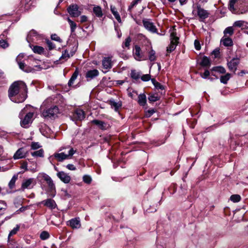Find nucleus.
Wrapping results in <instances>:
<instances>
[{"instance_id": "obj_27", "label": "nucleus", "mask_w": 248, "mask_h": 248, "mask_svg": "<svg viewBox=\"0 0 248 248\" xmlns=\"http://www.w3.org/2000/svg\"><path fill=\"white\" fill-rule=\"evenodd\" d=\"M138 103L142 106H144L146 104V97L144 94H140L138 96Z\"/></svg>"}, {"instance_id": "obj_16", "label": "nucleus", "mask_w": 248, "mask_h": 248, "mask_svg": "<svg viewBox=\"0 0 248 248\" xmlns=\"http://www.w3.org/2000/svg\"><path fill=\"white\" fill-rule=\"evenodd\" d=\"M98 75L99 71L97 69L90 70L87 72L86 74V78L87 81H90L97 77Z\"/></svg>"}, {"instance_id": "obj_43", "label": "nucleus", "mask_w": 248, "mask_h": 248, "mask_svg": "<svg viewBox=\"0 0 248 248\" xmlns=\"http://www.w3.org/2000/svg\"><path fill=\"white\" fill-rule=\"evenodd\" d=\"M233 33V30L232 27H229L227 28L224 31V36H226L227 34L229 35H232Z\"/></svg>"}, {"instance_id": "obj_35", "label": "nucleus", "mask_w": 248, "mask_h": 248, "mask_svg": "<svg viewBox=\"0 0 248 248\" xmlns=\"http://www.w3.org/2000/svg\"><path fill=\"white\" fill-rule=\"evenodd\" d=\"M231 78V74L227 73L225 75L221 76L220 78V82L223 84H227L228 81Z\"/></svg>"}, {"instance_id": "obj_44", "label": "nucleus", "mask_w": 248, "mask_h": 248, "mask_svg": "<svg viewBox=\"0 0 248 248\" xmlns=\"http://www.w3.org/2000/svg\"><path fill=\"white\" fill-rule=\"evenodd\" d=\"M92 178L90 175H85L83 177V181L86 184H89L92 182Z\"/></svg>"}, {"instance_id": "obj_15", "label": "nucleus", "mask_w": 248, "mask_h": 248, "mask_svg": "<svg viewBox=\"0 0 248 248\" xmlns=\"http://www.w3.org/2000/svg\"><path fill=\"white\" fill-rule=\"evenodd\" d=\"M197 14L202 20L205 19L208 17L209 14L207 11L202 8L200 6H197Z\"/></svg>"}, {"instance_id": "obj_39", "label": "nucleus", "mask_w": 248, "mask_h": 248, "mask_svg": "<svg viewBox=\"0 0 248 248\" xmlns=\"http://www.w3.org/2000/svg\"><path fill=\"white\" fill-rule=\"evenodd\" d=\"M20 228V226L19 225H16V227L14 228L9 233L8 235V240H10V238L11 236L16 234L17 232L19 231Z\"/></svg>"}, {"instance_id": "obj_48", "label": "nucleus", "mask_w": 248, "mask_h": 248, "mask_svg": "<svg viewBox=\"0 0 248 248\" xmlns=\"http://www.w3.org/2000/svg\"><path fill=\"white\" fill-rule=\"evenodd\" d=\"M131 41V39L130 37H128L125 40L124 42V45L123 46V47L124 46L126 47H128L130 46V42Z\"/></svg>"}, {"instance_id": "obj_42", "label": "nucleus", "mask_w": 248, "mask_h": 248, "mask_svg": "<svg viewBox=\"0 0 248 248\" xmlns=\"http://www.w3.org/2000/svg\"><path fill=\"white\" fill-rule=\"evenodd\" d=\"M212 70L218 72H219L220 73H222V74L225 73L226 72L225 69L224 67H221V66L214 67L213 68Z\"/></svg>"}, {"instance_id": "obj_11", "label": "nucleus", "mask_w": 248, "mask_h": 248, "mask_svg": "<svg viewBox=\"0 0 248 248\" xmlns=\"http://www.w3.org/2000/svg\"><path fill=\"white\" fill-rule=\"evenodd\" d=\"M142 22L145 28L149 31L152 33H156L157 32V29L153 23L145 19L143 20Z\"/></svg>"}, {"instance_id": "obj_58", "label": "nucleus", "mask_w": 248, "mask_h": 248, "mask_svg": "<svg viewBox=\"0 0 248 248\" xmlns=\"http://www.w3.org/2000/svg\"><path fill=\"white\" fill-rule=\"evenodd\" d=\"M66 168L69 170H76V168L73 165V164H68L67 166H66Z\"/></svg>"}, {"instance_id": "obj_13", "label": "nucleus", "mask_w": 248, "mask_h": 248, "mask_svg": "<svg viewBox=\"0 0 248 248\" xmlns=\"http://www.w3.org/2000/svg\"><path fill=\"white\" fill-rule=\"evenodd\" d=\"M84 111L80 109H78L73 113L72 118L75 120L81 121L85 118Z\"/></svg>"}, {"instance_id": "obj_34", "label": "nucleus", "mask_w": 248, "mask_h": 248, "mask_svg": "<svg viewBox=\"0 0 248 248\" xmlns=\"http://www.w3.org/2000/svg\"><path fill=\"white\" fill-rule=\"evenodd\" d=\"M78 72L77 70H76L74 73L73 74L71 78L68 81V84L69 86H71L73 83L74 81L77 79L78 76Z\"/></svg>"}, {"instance_id": "obj_45", "label": "nucleus", "mask_w": 248, "mask_h": 248, "mask_svg": "<svg viewBox=\"0 0 248 248\" xmlns=\"http://www.w3.org/2000/svg\"><path fill=\"white\" fill-rule=\"evenodd\" d=\"M49 236V233L46 231H43L40 234V238L42 240H46L47 239Z\"/></svg>"}, {"instance_id": "obj_8", "label": "nucleus", "mask_w": 248, "mask_h": 248, "mask_svg": "<svg viewBox=\"0 0 248 248\" xmlns=\"http://www.w3.org/2000/svg\"><path fill=\"white\" fill-rule=\"evenodd\" d=\"M43 178L46 182L51 194L54 196L55 194L54 193L55 191V186L53 180L49 176L46 174L43 175Z\"/></svg>"}, {"instance_id": "obj_63", "label": "nucleus", "mask_w": 248, "mask_h": 248, "mask_svg": "<svg viewBox=\"0 0 248 248\" xmlns=\"http://www.w3.org/2000/svg\"><path fill=\"white\" fill-rule=\"evenodd\" d=\"M137 4L136 3H135V1H133L131 4H130V5L128 7V10L129 11H131V10H132V9Z\"/></svg>"}, {"instance_id": "obj_40", "label": "nucleus", "mask_w": 248, "mask_h": 248, "mask_svg": "<svg viewBox=\"0 0 248 248\" xmlns=\"http://www.w3.org/2000/svg\"><path fill=\"white\" fill-rule=\"evenodd\" d=\"M230 200L233 202H237L240 201L241 197L238 194L232 195L231 196Z\"/></svg>"}, {"instance_id": "obj_38", "label": "nucleus", "mask_w": 248, "mask_h": 248, "mask_svg": "<svg viewBox=\"0 0 248 248\" xmlns=\"http://www.w3.org/2000/svg\"><path fill=\"white\" fill-rule=\"evenodd\" d=\"M149 59L151 62H154L156 60L155 52L153 49H151L149 52Z\"/></svg>"}, {"instance_id": "obj_60", "label": "nucleus", "mask_w": 248, "mask_h": 248, "mask_svg": "<svg viewBox=\"0 0 248 248\" xmlns=\"http://www.w3.org/2000/svg\"><path fill=\"white\" fill-rule=\"evenodd\" d=\"M27 165H28L27 163L26 162H24L21 164V168L22 169H24L25 170H28V169H27L28 166Z\"/></svg>"}, {"instance_id": "obj_20", "label": "nucleus", "mask_w": 248, "mask_h": 248, "mask_svg": "<svg viewBox=\"0 0 248 248\" xmlns=\"http://www.w3.org/2000/svg\"><path fill=\"white\" fill-rule=\"evenodd\" d=\"M133 55L136 60L141 61L143 60L142 55L140 53V48L138 46H135L133 49Z\"/></svg>"}, {"instance_id": "obj_4", "label": "nucleus", "mask_w": 248, "mask_h": 248, "mask_svg": "<svg viewBox=\"0 0 248 248\" xmlns=\"http://www.w3.org/2000/svg\"><path fill=\"white\" fill-rule=\"evenodd\" d=\"M76 152V151L74 150L73 148H70V149L67 151V154H66V152L55 153L53 156L58 161L62 162L64 160L71 158Z\"/></svg>"}, {"instance_id": "obj_12", "label": "nucleus", "mask_w": 248, "mask_h": 248, "mask_svg": "<svg viewBox=\"0 0 248 248\" xmlns=\"http://www.w3.org/2000/svg\"><path fill=\"white\" fill-rule=\"evenodd\" d=\"M239 63V59L233 58L230 62H228L227 65L229 70L231 71L235 72L237 69V66Z\"/></svg>"}, {"instance_id": "obj_32", "label": "nucleus", "mask_w": 248, "mask_h": 248, "mask_svg": "<svg viewBox=\"0 0 248 248\" xmlns=\"http://www.w3.org/2000/svg\"><path fill=\"white\" fill-rule=\"evenodd\" d=\"M70 54L68 53L67 50H65L64 52L62 53V56L60 58V61L62 63L66 60H67L70 57Z\"/></svg>"}, {"instance_id": "obj_54", "label": "nucleus", "mask_w": 248, "mask_h": 248, "mask_svg": "<svg viewBox=\"0 0 248 248\" xmlns=\"http://www.w3.org/2000/svg\"><path fill=\"white\" fill-rule=\"evenodd\" d=\"M51 38L52 39V40L57 41H60L61 40L59 36H58V35L56 34H52L51 36Z\"/></svg>"}, {"instance_id": "obj_25", "label": "nucleus", "mask_w": 248, "mask_h": 248, "mask_svg": "<svg viewBox=\"0 0 248 248\" xmlns=\"http://www.w3.org/2000/svg\"><path fill=\"white\" fill-rule=\"evenodd\" d=\"M17 62L20 69L26 72H30L31 71V68L27 66L23 61H19Z\"/></svg>"}, {"instance_id": "obj_7", "label": "nucleus", "mask_w": 248, "mask_h": 248, "mask_svg": "<svg viewBox=\"0 0 248 248\" xmlns=\"http://www.w3.org/2000/svg\"><path fill=\"white\" fill-rule=\"evenodd\" d=\"M67 11L69 15L72 17H77L81 14V11L79 10L78 6L76 4L70 5L67 8Z\"/></svg>"}, {"instance_id": "obj_2", "label": "nucleus", "mask_w": 248, "mask_h": 248, "mask_svg": "<svg viewBox=\"0 0 248 248\" xmlns=\"http://www.w3.org/2000/svg\"><path fill=\"white\" fill-rule=\"evenodd\" d=\"M8 95L13 102L16 103L23 102L27 97V87L22 81L14 82L8 90Z\"/></svg>"}, {"instance_id": "obj_19", "label": "nucleus", "mask_w": 248, "mask_h": 248, "mask_svg": "<svg viewBox=\"0 0 248 248\" xmlns=\"http://www.w3.org/2000/svg\"><path fill=\"white\" fill-rule=\"evenodd\" d=\"M109 104L111 107L114 109L115 111H118L119 109L122 107V103L121 101H115L114 99H110L109 101Z\"/></svg>"}, {"instance_id": "obj_26", "label": "nucleus", "mask_w": 248, "mask_h": 248, "mask_svg": "<svg viewBox=\"0 0 248 248\" xmlns=\"http://www.w3.org/2000/svg\"><path fill=\"white\" fill-rule=\"evenodd\" d=\"M30 47L31 48L32 51L35 53L42 54L44 52V48L42 46H30Z\"/></svg>"}, {"instance_id": "obj_9", "label": "nucleus", "mask_w": 248, "mask_h": 248, "mask_svg": "<svg viewBox=\"0 0 248 248\" xmlns=\"http://www.w3.org/2000/svg\"><path fill=\"white\" fill-rule=\"evenodd\" d=\"M36 182L34 178H29L23 181L21 190L24 191L25 189H31L35 185Z\"/></svg>"}, {"instance_id": "obj_28", "label": "nucleus", "mask_w": 248, "mask_h": 248, "mask_svg": "<svg viewBox=\"0 0 248 248\" xmlns=\"http://www.w3.org/2000/svg\"><path fill=\"white\" fill-rule=\"evenodd\" d=\"M93 12L98 17H102L103 16L101 8L99 6H94L93 8Z\"/></svg>"}, {"instance_id": "obj_64", "label": "nucleus", "mask_w": 248, "mask_h": 248, "mask_svg": "<svg viewBox=\"0 0 248 248\" xmlns=\"http://www.w3.org/2000/svg\"><path fill=\"white\" fill-rule=\"evenodd\" d=\"M155 112V111L154 109H150L148 111V113H149V117L151 116Z\"/></svg>"}, {"instance_id": "obj_37", "label": "nucleus", "mask_w": 248, "mask_h": 248, "mask_svg": "<svg viewBox=\"0 0 248 248\" xmlns=\"http://www.w3.org/2000/svg\"><path fill=\"white\" fill-rule=\"evenodd\" d=\"M159 99V97L157 94H151L148 97V100L150 102H154Z\"/></svg>"}, {"instance_id": "obj_17", "label": "nucleus", "mask_w": 248, "mask_h": 248, "mask_svg": "<svg viewBox=\"0 0 248 248\" xmlns=\"http://www.w3.org/2000/svg\"><path fill=\"white\" fill-rule=\"evenodd\" d=\"M57 175L64 183H68L71 180L70 176L63 171L58 172Z\"/></svg>"}, {"instance_id": "obj_56", "label": "nucleus", "mask_w": 248, "mask_h": 248, "mask_svg": "<svg viewBox=\"0 0 248 248\" xmlns=\"http://www.w3.org/2000/svg\"><path fill=\"white\" fill-rule=\"evenodd\" d=\"M155 87L156 89H160L161 90L164 89V86L158 82L157 83H156V84L155 85Z\"/></svg>"}, {"instance_id": "obj_52", "label": "nucleus", "mask_w": 248, "mask_h": 248, "mask_svg": "<svg viewBox=\"0 0 248 248\" xmlns=\"http://www.w3.org/2000/svg\"><path fill=\"white\" fill-rule=\"evenodd\" d=\"M194 46H195V48L196 50H199L201 49L200 43L198 40H195Z\"/></svg>"}, {"instance_id": "obj_55", "label": "nucleus", "mask_w": 248, "mask_h": 248, "mask_svg": "<svg viewBox=\"0 0 248 248\" xmlns=\"http://www.w3.org/2000/svg\"><path fill=\"white\" fill-rule=\"evenodd\" d=\"M209 75H210L209 71L208 70H206L204 71V72L202 74H201V76L202 78H206L209 76Z\"/></svg>"}, {"instance_id": "obj_30", "label": "nucleus", "mask_w": 248, "mask_h": 248, "mask_svg": "<svg viewBox=\"0 0 248 248\" xmlns=\"http://www.w3.org/2000/svg\"><path fill=\"white\" fill-rule=\"evenodd\" d=\"M18 176V174H15L9 182L8 186L10 189H13L15 187V183L17 180Z\"/></svg>"}, {"instance_id": "obj_5", "label": "nucleus", "mask_w": 248, "mask_h": 248, "mask_svg": "<svg viewBox=\"0 0 248 248\" xmlns=\"http://www.w3.org/2000/svg\"><path fill=\"white\" fill-rule=\"evenodd\" d=\"M237 0H230L229 5V10L233 14L240 15L246 12V10L241 8L237 3Z\"/></svg>"}, {"instance_id": "obj_53", "label": "nucleus", "mask_w": 248, "mask_h": 248, "mask_svg": "<svg viewBox=\"0 0 248 248\" xmlns=\"http://www.w3.org/2000/svg\"><path fill=\"white\" fill-rule=\"evenodd\" d=\"M6 207V204L3 201H0V210L5 209Z\"/></svg>"}, {"instance_id": "obj_1", "label": "nucleus", "mask_w": 248, "mask_h": 248, "mask_svg": "<svg viewBox=\"0 0 248 248\" xmlns=\"http://www.w3.org/2000/svg\"><path fill=\"white\" fill-rule=\"evenodd\" d=\"M62 99L60 94L52 95L46 98L41 106L42 116L46 119H55L59 113L58 105Z\"/></svg>"}, {"instance_id": "obj_21", "label": "nucleus", "mask_w": 248, "mask_h": 248, "mask_svg": "<svg viewBox=\"0 0 248 248\" xmlns=\"http://www.w3.org/2000/svg\"><path fill=\"white\" fill-rule=\"evenodd\" d=\"M144 208H146V211L148 213H153L157 210V204L155 205L153 204L152 205L149 204L147 202H144L143 203Z\"/></svg>"}, {"instance_id": "obj_61", "label": "nucleus", "mask_w": 248, "mask_h": 248, "mask_svg": "<svg viewBox=\"0 0 248 248\" xmlns=\"http://www.w3.org/2000/svg\"><path fill=\"white\" fill-rule=\"evenodd\" d=\"M27 206H22L16 211L17 213L25 211L27 209Z\"/></svg>"}, {"instance_id": "obj_41", "label": "nucleus", "mask_w": 248, "mask_h": 248, "mask_svg": "<svg viewBox=\"0 0 248 248\" xmlns=\"http://www.w3.org/2000/svg\"><path fill=\"white\" fill-rule=\"evenodd\" d=\"M36 35H37V32L36 31H35L34 30H32V31H30L28 35L27 38L28 41L29 42L30 41L32 40L33 39L31 38V37L36 36Z\"/></svg>"}, {"instance_id": "obj_36", "label": "nucleus", "mask_w": 248, "mask_h": 248, "mask_svg": "<svg viewBox=\"0 0 248 248\" xmlns=\"http://www.w3.org/2000/svg\"><path fill=\"white\" fill-rule=\"evenodd\" d=\"M31 155L33 156L43 157L44 151L43 149H40L39 150L31 152Z\"/></svg>"}, {"instance_id": "obj_59", "label": "nucleus", "mask_w": 248, "mask_h": 248, "mask_svg": "<svg viewBox=\"0 0 248 248\" xmlns=\"http://www.w3.org/2000/svg\"><path fill=\"white\" fill-rule=\"evenodd\" d=\"M87 20V17L86 16H80V22L81 23H84Z\"/></svg>"}, {"instance_id": "obj_10", "label": "nucleus", "mask_w": 248, "mask_h": 248, "mask_svg": "<svg viewBox=\"0 0 248 248\" xmlns=\"http://www.w3.org/2000/svg\"><path fill=\"white\" fill-rule=\"evenodd\" d=\"M28 151L24 147L19 148L13 155L15 160L24 158L26 157Z\"/></svg>"}, {"instance_id": "obj_47", "label": "nucleus", "mask_w": 248, "mask_h": 248, "mask_svg": "<svg viewBox=\"0 0 248 248\" xmlns=\"http://www.w3.org/2000/svg\"><path fill=\"white\" fill-rule=\"evenodd\" d=\"M8 46H9V44L7 41H6L5 40H0V47L4 49V48L8 47Z\"/></svg>"}, {"instance_id": "obj_24", "label": "nucleus", "mask_w": 248, "mask_h": 248, "mask_svg": "<svg viewBox=\"0 0 248 248\" xmlns=\"http://www.w3.org/2000/svg\"><path fill=\"white\" fill-rule=\"evenodd\" d=\"M69 225L72 228L78 229L80 227V220L78 218H73L69 220Z\"/></svg>"}, {"instance_id": "obj_33", "label": "nucleus", "mask_w": 248, "mask_h": 248, "mask_svg": "<svg viewBox=\"0 0 248 248\" xmlns=\"http://www.w3.org/2000/svg\"><path fill=\"white\" fill-rule=\"evenodd\" d=\"M210 64V62L209 59L206 56L203 57L201 62H200V65L202 66L207 67L209 66Z\"/></svg>"}, {"instance_id": "obj_50", "label": "nucleus", "mask_w": 248, "mask_h": 248, "mask_svg": "<svg viewBox=\"0 0 248 248\" xmlns=\"http://www.w3.org/2000/svg\"><path fill=\"white\" fill-rule=\"evenodd\" d=\"M150 76L149 74L144 75L141 77V79H142V80L144 81H149L150 80Z\"/></svg>"}, {"instance_id": "obj_3", "label": "nucleus", "mask_w": 248, "mask_h": 248, "mask_svg": "<svg viewBox=\"0 0 248 248\" xmlns=\"http://www.w3.org/2000/svg\"><path fill=\"white\" fill-rule=\"evenodd\" d=\"M170 31V46L168 47H167V51L168 53L171 52L175 49L178 43L179 40V37H178L176 36L177 33L176 29L173 28L172 30H171Z\"/></svg>"}, {"instance_id": "obj_18", "label": "nucleus", "mask_w": 248, "mask_h": 248, "mask_svg": "<svg viewBox=\"0 0 248 248\" xmlns=\"http://www.w3.org/2000/svg\"><path fill=\"white\" fill-rule=\"evenodd\" d=\"M41 203L44 206H46L51 209H54L56 206L55 202L51 199H48L47 200L43 201Z\"/></svg>"}, {"instance_id": "obj_23", "label": "nucleus", "mask_w": 248, "mask_h": 248, "mask_svg": "<svg viewBox=\"0 0 248 248\" xmlns=\"http://www.w3.org/2000/svg\"><path fill=\"white\" fill-rule=\"evenodd\" d=\"M102 65L104 69H109L112 67V64L111 60L110 58H105L102 60Z\"/></svg>"}, {"instance_id": "obj_6", "label": "nucleus", "mask_w": 248, "mask_h": 248, "mask_svg": "<svg viewBox=\"0 0 248 248\" xmlns=\"http://www.w3.org/2000/svg\"><path fill=\"white\" fill-rule=\"evenodd\" d=\"M25 110V108L23 109L20 113L19 115L20 117L21 122L20 124L22 127L24 128H27L28 127V125L30 123H31L32 122V118L33 116V112H28L27 113L26 115L24 116V118L22 119L21 118V113H24V111Z\"/></svg>"}, {"instance_id": "obj_31", "label": "nucleus", "mask_w": 248, "mask_h": 248, "mask_svg": "<svg viewBox=\"0 0 248 248\" xmlns=\"http://www.w3.org/2000/svg\"><path fill=\"white\" fill-rule=\"evenodd\" d=\"M110 10H111L112 13L113 14V15L115 16V18L116 19V20L119 22H121V17H120L119 13H118V12L116 11V8L114 6H111Z\"/></svg>"}, {"instance_id": "obj_62", "label": "nucleus", "mask_w": 248, "mask_h": 248, "mask_svg": "<svg viewBox=\"0 0 248 248\" xmlns=\"http://www.w3.org/2000/svg\"><path fill=\"white\" fill-rule=\"evenodd\" d=\"M47 45L49 46V49H52L55 47V45L50 41L47 42Z\"/></svg>"}, {"instance_id": "obj_29", "label": "nucleus", "mask_w": 248, "mask_h": 248, "mask_svg": "<svg viewBox=\"0 0 248 248\" xmlns=\"http://www.w3.org/2000/svg\"><path fill=\"white\" fill-rule=\"evenodd\" d=\"M67 20L68 22L71 33H74L77 28V24L72 21L69 17L67 18Z\"/></svg>"}, {"instance_id": "obj_57", "label": "nucleus", "mask_w": 248, "mask_h": 248, "mask_svg": "<svg viewBox=\"0 0 248 248\" xmlns=\"http://www.w3.org/2000/svg\"><path fill=\"white\" fill-rule=\"evenodd\" d=\"M24 55L23 53L19 54L16 57V61L17 62L22 61V59L24 58Z\"/></svg>"}, {"instance_id": "obj_14", "label": "nucleus", "mask_w": 248, "mask_h": 248, "mask_svg": "<svg viewBox=\"0 0 248 248\" xmlns=\"http://www.w3.org/2000/svg\"><path fill=\"white\" fill-rule=\"evenodd\" d=\"M92 123L97 126L99 129L102 130H106L109 127V125L108 123L98 120H93L92 121Z\"/></svg>"}, {"instance_id": "obj_46", "label": "nucleus", "mask_w": 248, "mask_h": 248, "mask_svg": "<svg viewBox=\"0 0 248 248\" xmlns=\"http://www.w3.org/2000/svg\"><path fill=\"white\" fill-rule=\"evenodd\" d=\"M131 78L135 79H138L140 78V74L136 72L135 70H132L131 73Z\"/></svg>"}, {"instance_id": "obj_51", "label": "nucleus", "mask_w": 248, "mask_h": 248, "mask_svg": "<svg viewBox=\"0 0 248 248\" xmlns=\"http://www.w3.org/2000/svg\"><path fill=\"white\" fill-rule=\"evenodd\" d=\"M244 23V21H237L234 23L233 26L235 27H241L243 26Z\"/></svg>"}, {"instance_id": "obj_22", "label": "nucleus", "mask_w": 248, "mask_h": 248, "mask_svg": "<svg viewBox=\"0 0 248 248\" xmlns=\"http://www.w3.org/2000/svg\"><path fill=\"white\" fill-rule=\"evenodd\" d=\"M220 43L225 46H231L233 45V42L232 39L226 36H224L222 38Z\"/></svg>"}, {"instance_id": "obj_49", "label": "nucleus", "mask_w": 248, "mask_h": 248, "mask_svg": "<svg viewBox=\"0 0 248 248\" xmlns=\"http://www.w3.org/2000/svg\"><path fill=\"white\" fill-rule=\"evenodd\" d=\"M40 147L39 144L38 142H32L31 144V148L33 150H36Z\"/></svg>"}]
</instances>
